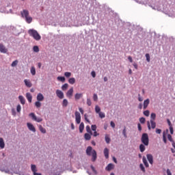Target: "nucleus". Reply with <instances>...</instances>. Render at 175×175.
I'll return each instance as SVG.
<instances>
[{
    "mask_svg": "<svg viewBox=\"0 0 175 175\" xmlns=\"http://www.w3.org/2000/svg\"><path fill=\"white\" fill-rule=\"evenodd\" d=\"M167 174L172 175V172H170V170H169V169L167 170Z\"/></svg>",
    "mask_w": 175,
    "mask_h": 175,
    "instance_id": "nucleus-64",
    "label": "nucleus"
},
{
    "mask_svg": "<svg viewBox=\"0 0 175 175\" xmlns=\"http://www.w3.org/2000/svg\"><path fill=\"white\" fill-rule=\"evenodd\" d=\"M95 111H96V113L99 114V113H100V107H99V106H98V105H96Z\"/></svg>",
    "mask_w": 175,
    "mask_h": 175,
    "instance_id": "nucleus-39",
    "label": "nucleus"
},
{
    "mask_svg": "<svg viewBox=\"0 0 175 175\" xmlns=\"http://www.w3.org/2000/svg\"><path fill=\"white\" fill-rule=\"evenodd\" d=\"M79 128L80 133H83V131H84V122H81Z\"/></svg>",
    "mask_w": 175,
    "mask_h": 175,
    "instance_id": "nucleus-26",
    "label": "nucleus"
},
{
    "mask_svg": "<svg viewBox=\"0 0 175 175\" xmlns=\"http://www.w3.org/2000/svg\"><path fill=\"white\" fill-rule=\"evenodd\" d=\"M25 20L27 23V24H31L32 23V17L29 16L25 18Z\"/></svg>",
    "mask_w": 175,
    "mask_h": 175,
    "instance_id": "nucleus-27",
    "label": "nucleus"
},
{
    "mask_svg": "<svg viewBox=\"0 0 175 175\" xmlns=\"http://www.w3.org/2000/svg\"><path fill=\"white\" fill-rule=\"evenodd\" d=\"M68 83H70V84H75V83H76V79H75V78H70L69 79H68Z\"/></svg>",
    "mask_w": 175,
    "mask_h": 175,
    "instance_id": "nucleus-31",
    "label": "nucleus"
},
{
    "mask_svg": "<svg viewBox=\"0 0 175 175\" xmlns=\"http://www.w3.org/2000/svg\"><path fill=\"white\" fill-rule=\"evenodd\" d=\"M122 135H124V137L125 138L128 137V136L126 135V128H125V127L122 131Z\"/></svg>",
    "mask_w": 175,
    "mask_h": 175,
    "instance_id": "nucleus-45",
    "label": "nucleus"
},
{
    "mask_svg": "<svg viewBox=\"0 0 175 175\" xmlns=\"http://www.w3.org/2000/svg\"><path fill=\"white\" fill-rule=\"evenodd\" d=\"M86 131L88 133L92 135V131H91V127H90V126H86Z\"/></svg>",
    "mask_w": 175,
    "mask_h": 175,
    "instance_id": "nucleus-38",
    "label": "nucleus"
},
{
    "mask_svg": "<svg viewBox=\"0 0 175 175\" xmlns=\"http://www.w3.org/2000/svg\"><path fill=\"white\" fill-rule=\"evenodd\" d=\"M142 161L143 163L144 164V165L146 166V167H148V166H150V165L148 164V162L147 161V159L146 158V157H143L142 158Z\"/></svg>",
    "mask_w": 175,
    "mask_h": 175,
    "instance_id": "nucleus-22",
    "label": "nucleus"
},
{
    "mask_svg": "<svg viewBox=\"0 0 175 175\" xmlns=\"http://www.w3.org/2000/svg\"><path fill=\"white\" fill-rule=\"evenodd\" d=\"M162 132V130L159 129H156V133H158L159 135H161V133Z\"/></svg>",
    "mask_w": 175,
    "mask_h": 175,
    "instance_id": "nucleus-61",
    "label": "nucleus"
},
{
    "mask_svg": "<svg viewBox=\"0 0 175 175\" xmlns=\"http://www.w3.org/2000/svg\"><path fill=\"white\" fill-rule=\"evenodd\" d=\"M98 116L100 118H105L106 117V115L103 112H99Z\"/></svg>",
    "mask_w": 175,
    "mask_h": 175,
    "instance_id": "nucleus-44",
    "label": "nucleus"
},
{
    "mask_svg": "<svg viewBox=\"0 0 175 175\" xmlns=\"http://www.w3.org/2000/svg\"><path fill=\"white\" fill-rule=\"evenodd\" d=\"M69 86V85H68V83H65L64 85H63L62 86V90L63 91H66V90H68V87Z\"/></svg>",
    "mask_w": 175,
    "mask_h": 175,
    "instance_id": "nucleus-34",
    "label": "nucleus"
},
{
    "mask_svg": "<svg viewBox=\"0 0 175 175\" xmlns=\"http://www.w3.org/2000/svg\"><path fill=\"white\" fill-rule=\"evenodd\" d=\"M167 139L171 143H173L174 141H173V139L172 138V135L170 134L167 135Z\"/></svg>",
    "mask_w": 175,
    "mask_h": 175,
    "instance_id": "nucleus-49",
    "label": "nucleus"
},
{
    "mask_svg": "<svg viewBox=\"0 0 175 175\" xmlns=\"http://www.w3.org/2000/svg\"><path fill=\"white\" fill-rule=\"evenodd\" d=\"M58 81H62V83H65V77H57Z\"/></svg>",
    "mask_w": 175,
    "mask_h": 175,
    "instance_id": "nucleus-32",
    "label": "nucleus"
},
{
    "mask_svg": "<svg viewBox=\"0 0 175 175\" xmlns=\"http://www.w3.org/2000/svg\"><path fill=\"white\" fill-rule=\"evenodd\" d=\"M113 169H114V164L113 163L108 164L107 166L105 167V170H107V172H110L113 170Z\"/></svg>",
    "mask_w": 175,
    "mask_h": 175,
    "instance_id": "nucleus-11",
    "label": "nucleus"
},
{
    "mask_svg": "<svg viewBox=\"0 0 175 175\" xmlns=\"http://www.w3.org/2000/svg\"><path fill=\"white\" fill-rule=\"evenodd\" d=\"M151 128L152 129H155V126H157V123L154 122V120H150Z\"/></svg>",
    "mask_w": 175,
    "mask_h": 175,
    "instance_id": "nucleus-30",
    "label": "nucleus"
},
{
    "mask_svg": "<svg viewBox=\"0 0 175 175\" xmlns=\"http://www.w3.org/2000/svg\"><path fill=\"white\" fill-rule=\"evenodd\" d=\"M90 167L92 172L94 173V174H98V172L95 170V167H94V165H91Z\"/></svg>",
    "mask_w": 175,
    "mask_h": 175,
    "instance_id": "nucleus-51",
    "label": "nucleus"
},
{
    "mask_svg": "<svg viewBox=\"0 0 175 175\" xmlns=\"http://www.w3.org/2000/svg\"><path fill=\"white\" fill-rule=\"evenodd\" d=\"M144 116H146V117H148L150 116V111H148V110L144 111Z\"/></svg>",
    "mask_w": 175,
    "mask_h": 175,
    "instance_id": "nucleus-46",
    "label": "nucleus"
},
{
    "mask_svg": "<svg viewBox=\"0 0 175 175\" xmlns=\"http://www.w3.org/2000/svg\"><path fill=\"white\" fill-rule=\"evenodd\" d=\"M138 100H139V102H143V100H144V98H143V97H142L140 94H138Z\"/></svg>",
    "mask_w": 175,
    "mask_h": 175,
    "instance_id": "nucleus-54",
    "label": "nucleus"
},
{
    "mask_svg": "<svg viewBox=\"0 0 175 175\" xmlns=\"http://www.w3.org/2000/svg\"><path fill=\"white\" fill-rule=\"evenodd\" d=\"M93 136H94V137H96V136H99V133H98V132H96V131H94V134H93Z\"/></svg>",
    "mask_w": 175,
    "mask_h": 175,
    "instance_id": "nucleus-63",
    "label": "nucleus"
},
{
    "mask_svg": "<svg viewBox=\"0 0 175 175\" xmlns=\"http://www.w3.org/2000/svg\"><path fill=\"white\" fill-rule=\"evenodd\" d=\"M149 105H150V98H147L144 101V107H143L144 110H146V109L148 107Z\"/></svg>",
    "mask_w": 175,
    "mask_h": 175,
    "instance_id": "nucleus-12",
    "label": "nucleus"
},
{
    "mask_svg": "<svg viewBox=\"0 0 175 175\" xmlns=\"http://www.w3.org/2000/svg\"><path fill=\"white\" fill-rule=\"evenodd\" d=\"M146 58L147 62H150V54L146 53Z\"/></svg>",
    "mask_w": 175,
    "mask_h": 175,
    "instance_id": "nucleus-50",
    "label": "nucleus"
},
{
    "mask_svg": "<svg viewBox=\"0 0 175 175\" xmlns=\"http://www.w3.org/2000/svg\"><path fill=\"white\" fill-rule=\"evenodd\" d=\"M75 98L76 100H79V99H80L81 98H83V94L81 93H77L75 95Z\"/></svg>",
    "mask_w": 175,
    "mask_h": 175,
    "instance_id": "nucleus-25",
    "label": "nucleus"
},
{
    "mask_svg": "<svg viewBox=\"0 0 175 175\" xmlns=\"http://www.w3.org/2000/svg\"><path fill=\"white\" fill-rule=\"evenodd\" d=\"M93 99H94V102H96L98 100V95L96 94H94Z\"/></svg>",
    "mask_w": 175,
    "mask_h": 175,
    "instance_id": "nucleus-55",
    "label": "nucleus"
},
{
    "mask_svg": "<svg viewBox=\"0 0 175 175\" xmlns=\"http://www.w3.org/2000/svg\"><path fill=\"white\" fill-rule=\"evenodd\" d=\"M105 139L107 144H109L111 141L110 137H109L107 135H105Z\"/></svg>",
    "mask_w": 175,
    "mask_h": 175,
    "instance_id": "nucleus-43",
    "label": "nucleus"
},
{
    "mask_svg": "<svg viewBox=\"0 0 175 175\" xmlns=\"http://www.w3.org/2000/svg\"><path fill=\"white\" fill-rule=\"evenodd\" d=\"M27 126L28 129L31 131V132H33V133L36 132V129H35V126H33V124H32V123L27 122Z\"/></svg>",
    "mask_w": 175,
    "mask_h": 175,
    "instance_id": "nucleus-6",
    "label": "nucleus"
},
{
    "mask_svg": "<svg viewBox=\"0 0 175 175\" xmlns=\"http://www.w3.org/2000/svg\"><path fill=\"white\" fill-rule=\"evenodd\" d=\"M56 95L57 96V98H59V99H64V92H62V91L59 90H56Z\"/></svg>",
    "mask_w": 175,
    "mask_h": 175,
    "instance_id": "nucleus-9",
    "label": "nucleus"
},
{
    "mask_svg": "<svg viewBox=\"0 0 175 175\" xmlns=\"http://www.w3.org/2000/svg\"><path fill=\"white\" fill-rule=\"evenodd\" d=\"M18 60H15V61H14V62L12 63L11 66H12V68H14V67H16V66L18 65Z\"/></svg>",
    "mask_w": 175,
    "mask_h": 175,
    "instance_id": "nucleus-37",
    "label": "nucleus"
},
{
    "mask_svg": "<svg viewBox=\"0 0 175 175\" xmlns=\"http://www.w3.org/2000/svg\"><path fill=\"white\" fill-rule=\"evenodd\" d=\"M139 167L142 172H146V168L144 167V165H143V164H140Z\"/></svg>",
    "mask_w": 175,
    "mask_h": 175,
    "instance_id": "nucleus-52",
    "label": "nucleus"
},
{
    "mask_svg": "<svg viewBox=\"0 0 175 175\" xmlns=\"http://www.w3.org/2000/svg\"><path fill=\"white\" fill-rule=\"evenodd\" d=\"M163 141L166 144L167 143V140L166 139V133L165 132L163 133Z\"/></svg>",
    "mask_w": 175,
    "mask_h": 175,
    "instance_id": "nucleus-35",
    "label": "nucleus"
},
{
    "mask_svg": "<svg viewBox=\"0 0 175 175\" xmlns=\"http://www.w3.org/2000/svg\"><path fill=\"white\" fill-rule=\"evenodd\" d=\"M33 51H34V53H39V46H34L33 47Z\"/></svg>",
    "mask_w": 175,
    "mask_h": 175,
    "instance_id": "nucleus-41",
    "label": "nucleus"
},
{
    "mask_svg": "<svg viewBox=\"0 0 175 175\" xmlns=\"http://www.w3.org/2000/svg\"><path fill=\"white\" fill-rule=\"evenodd\" d=\"M84 137L85 140H91V135L89 133H85Z\"/></svg>",
    "mask_w": 175,
    "mask_h": 175,
    "instance_id": "nucleus-33",
    "label": "nucleus"
},
{
    "mask_svg": "<svg viewBox=\"0 0 175 175\" xmlns=\"http://www.w3.org/2000/svg\"><path fill=\"white\" fill-rule=\"evenodd\" d=\"M29 116L33 121H36V122H42L43 121L42 118L36 117V115H35L34 113H30Z\"/></svg>",
    "mask_w": 175,
    "mask_h": 175,
    "instance_id": "nucleus-3",
    "label": "nucleus"
},
{
    "mask_svg": "<svg viewBox=\"0 0 175 175\" xmlns=\"http://www.w3.org/2000/svg\"><path fill=\"white\" fill-rule=\"evenodd\" d=\"M24 83L26 85V87H28L29 88H31L32 87V83L29 79H25Z\"/></svg>",
    "mask_w": 175,
    "mask_h": 175,
    "instance_id": "nucleus-16",
    "label": "nucleus"
},
{
    "mask_svg": "<svg viewBox=\"0 0 175 175\" xmlns=\"http://www.w3.org/2000/svg\"><path fill=\"white\" fill-rule=\"evenodd\" d=\"M137 127H138V131H139V132H141V131H142V124H140V123L137 124Z\"/></svg>",
    "mask_w": 175,
    "mask_h": 175,
    "instance_id": "nucleus-60",
    "label": "nucleus"
},
{
    "mask_svg": "<svg viewBox=\"0 0 175 175\" xmlns=\"http://www.w3.org/2000/svg\"><path fill=\"white\" fill-rule=\"evenodd\" d=\"M170 132L171 135H173L174 131H173V127L172 126H170Z\"/></svg>",
    "mask_w": 175,
    "mask_h": 175,
    "instance_id": "nucleus-62",
    "label": "nucleus"
},
{
    "mask_svg": "<svg viewBox=\"0 0 175 175\" xmlns=\"http://www.w3.org/2000/svg\"><path fill=\"white\" fill-rule=\"evenodd\" d=\"M139 151L141 152H144V151H146V145H144V144H141L139 145Z\"/></svg>",
    "mask_w": 175,
    "mask_h": 175,
    "instance_id": "nucleus-21",
    "label": "nucleus"
},
{
    "mask_svg": "<svg viewBox=\"0 0 175 175\" xmlns=\"http://www.w3.org/2000/svg\"><path fill=\"white\" fill-rule=\"evenodd\" d=\"M139 122H141V124H144L146 122V118H139Z\"/></svg>",
    "mask_w": 175,
    "mask_h": 175,
    "instance_id": "nucleus-48",
    "label": "nucleus"
},
{
    "mask_svg": "<svg viewBox=\"0 0 175 175\" xmlns=\"http://www.w3.org/2000/svg\"><path fill=\"white\" fill-rule=\"evenodd\" d=\"M16 111L18 113H20V111H21V105H18L16 107Z\"/></svg>",
    "mask_w": 175,
    "mask_h": 175,
    "instance_id": "nucleus-53",
    "label": "nucleus"
},
{
    "mask_svg": "<svg viewBox=\"0 0 175 175\" xmlns=\"http://www.w3.org/2000/svg\"><path fill=\"white\" fill-rule=\"evenodd\" d=\"M104 155L106 159H109V148H105L104 149Z\"/></svg>",
    "mask_w": 175,
    "mask_h": 175,
    "instance_id": "nucleus-19",
    "label": "nucleus"
},
{
    "mask_svg": "<svg viewBox=\"0 0 175 175\" xmlns=\"http://www.w3.org/2000/svg\"><path fill=\"white\" fill-rule=\"evenodd\" d=\"M28 33L29 36H31L35 39V40L39 41L40 39H42V36H40V34L38 32V31L33 29H30L28 31Z\"/></svg>",
    "mask_w": 175,
    "mask_h": 175,
    "instance_id": "nucleus-1",
    "label": "nucleus"
},
{
    "mask_svg": "<svg viewBox=\"0 0 175 175\" xmlns=\"http://www.w3.org/2000/svg\"><path fill=\"white\" fill-rule=\"evenodd\" d=\"M39 129L42 133H46V129L43 128L42 125L39 126Z\"/></svg>",
    "mask_w": 175,
    "mask_h": 175,
    "instance_id": "nucleus-36",
    "label": "nucleus"
},
{
    "mask_svg": "<svg viewBox=\"0 0 175 175\" xmlns=\"http://www.w3.org/2000/svg\"><path fill=\"white\" fill-rule=\"evenodd\" d=\"M18 99L21 103V105H25V98L23 96H19Z\"/></svg>",
    "mask_w": 175,
    "mask_h": 175,
    "instance_id": "nucleus-24",
    "label": "nucleus"
},
{
    "mask_svg": "<svg viewBox=\"0 0 175 175\" xmlns=\"http://www.w3.org/2000/svg\"><path fill=\"white\" fill-rule=\"evenodd\" d=\"M75 121L77 124L81 122V115L79 111H75Z\"/></svg>",
    "mask_w": 175,
    "mask_h": 175,
    "instance_id": "nucleus-4",
    "label": "nucleus"
},
{
    "mask_svg": "<svg viewBox=\"0 0 175 175\" xmlns=\"http://www.w3.org/2000/svg\"><path fill=\"white\" fill-rule=\"evenodd\" d=\"M21 14L23 18H26L29 16V12L27 10H23V11L21 12Z\"/></svg>",
    "mask_w": 175,
    "mask_h": 175,
    "instance_id": "nucleus-7",
    "label": "nucleus"
},
{
    "mask_svg": "<svg viewBox=\"0 0 175 175\" xmlns=\"http://www.w3.org/2000/svg\"><path fill=\"white\" fill-rule=\"evenodd\" d=\"M147 159L149 162V163H150V165H152L154 163V157H152V154H148L146 155Z\"/></svg>",
    "mask_w": 175,
    "mask_h": 175,
    "instance_id": "nucleus-10",
    "label": "nucleus"
},
{
    "mask_svg": "<svg viewBox=\"0 0 175 175\" xmlns=\"http://www.w3.org/2000/svg\"><path fill=\"white\" fill-rule=\"evenodd\" d=\"M0 53H2L3 54H6V53H8V49L3 44H0Z\"/></svg>",
    "mask_w": 175,
    "mask_h": 175,
    "instance_id": "nucleus-8",
    "label": "nucleus"
},
{
    "mask_svg": "<svg viewBox=\"0 0 175 175\" xmlns=\"http://www.w3.org/2000/svg\"><path fill=\"white\" fill-rule=\"evenodd\" d=\"M84 118H85V121H87V122H88L90 124V120H88V116L87 115V113H85L84 115Z\"/></svg>",
    "mask_w": 175,
    "mask_h": 175,
    "instance_id": "nucleus-56",
    "label": "nucleus"
},
{
    "mask_svg": "<svg viewBox=\"0 0 175 175\" xmlns=\"http://www.w3.org/2000/svg\"><path fill=\"white\" fill-rule=\"evenodd\" d=\"M141 142L144 146H148L150 144V139L148 138V134L147 133H144L141 137Z\"/></svg>",
    "mask_w": 175,
    "mask_h": 175,
    "instance_id": "nucleus-2",
    "label": "nucleus"
},
{
    "mask_svg": "<svg viewBox=\"0 0 175 175\" xmlns=\"http://www.w3.org/2000/svg\"><path fill=\"white\" fill-rule=\"evenodd\" d=\"M110 125L112 128H116V124L114 123V122L111 121L110 122Z\"/></svg>",
    "mask_w": 175,
    "mask_h": 175,
    "instance_id": "nucleus-59",
    "label": "nucleus"
},
{
    "mask_svg": "<svg viewBox=\"0 0 175 175\" xmlns=\"http://www.w3.org/2000/svg\"><path fill=\"white\" fill-rule=\"evenodd\" d=\"M31 170L33 174L38 172V169L36 168V165L35 164L31 165Z\"/></svg>",
    "mask_w": 175,
    "mask_h": 175,
    "instance_id": "nucleus-23",
    "label": "nucleus"
},
{
    "mask_svg": "<svg viewBox=\"0 0 175 175\" xmlns=\"http://www.w3.org/2000/svg\"><path fill=\"white\" fill-rule=\"evenodd\" d=\"M68 100H66V98H64V100H63V102H62V106H63V107H68Z\"/></svg>",
    "mask_w": 175,
    "mask_h": 175,
    "instance_id": "nucleus-29",
    "label": "nucleus"
},
{
    "mask_svg": "<svg viewBox=\"0 0 175 175\" xmlns=\"http://www.w3.org/2000/svg\"><path fill=\"white\" fill-rule=\"evenodd\" d=\"M154 10H162V4L159 3V2H157L154 6H152Z\"/></svg>",
    "mask_w": 175,
    "mask_h": 175,
    "instance_id": "nucleus-5",
    "label": "nucleus"
},
{
    "mask_svg": "<svg viewBox=\"0 0 175 175\" xmlns=\"http://www.w3.org/2000/svg\"><path fill=\"white\" fill-rule=\"evenodd\" d=\"M92 131H94V132L96 131V125L95 124L92 125Z\"/></svg>",
    "mask_w": 175,
    "mask_h": 175,
    "instance_id": "nucleus-57",
    "label": "nucleus"
},
{
    "mask_svg": "<svg viewBox=\"0 0 175 175\" xmlns=\"http://www.w3.org/2000/svg\"><path fill=\"white\" fill-rule=\"evenodd\" d=\"M44 99V96H43V94H42V93H39L37 95V100L38 102H42V100H43Z\"/></svg>",
    "mask_w": 175,
    "mask_h": 175,
    "instance_id": "nucleus-17",
    "label": "nucleus"
},
{
    "mask_svg": "<svg viewBox=\"0 0 175 175\" xmlns=\"http://www.w3.org/2000/svg\"><path fill=\"white\" fill-rule=\"evenodd\" d=\"M0 148L1 149L5 148V141L2 137H0Z\"/></svg>",
    "mask_w": 175,
    "mask_h": 175,
    "instance_id": "nucleus-20",
    "label": "nucleus"
},
{
    "mask_svg": "<svg viewBox=\"0 0 175 175\" xmlns=\"http://www.w3.org/2000/svg\"><path fill=\"white\" fill-rule=\"evenodd\" d=\"M92 158V162H95V161H96V151L95 150H93L92 151V154H91Z\"/></svg>",
    "mask_w": 175,
    "mask_h": 175,
    "instance_id": "nucleus-13",
    "label": "nucleus"
},
{
    "mask_svg": "<svg viewBox=\"0 0 175 175\" xmlns=\"http://www.w3.org/2000/svg\"><path fill=\"white\" fill-rule=\"evenodd\" d=\"M73 95V88H71L66 93V96H68V98H72Z\"/></svg>",
    "mask_w": 175,
    "mask_h": 175,
    "instance_id": "nucleus-14",
    "label": "nucleus"
},
{
    "mask_svg": "<svg viewBox=\"0 0 175 175\" xmlns=\"http://www.w3.org/2000/svg\"><path fill=\"white\" fill-rule=\"evenodd\" d=\"M35 106L37 107L38 109H39V107L42 106V103H40V101H36L35 103Z\"/></svg>",
    "mask_w": 175,
    "mask_h": 175,
    "instance_id": "nucleus-40",
    "label": "nucleus"
},
{
    "mask_svg": "<svg viewBox=\"0 0 175 175\" xmlns=\"http://www.w3.org/2000/svg\"><path fill=\"white\" fill-rule=\"evenodd\" d=\"M26 98H27L28 102H29V103H31V102H32V95H31V93L27 92L26 94Z\"/></svg>",
    "mask_w": 175,
    "mask_h": 175,
    "instance_id": "nucleus-18",
    "label": "nucleus"
},
{
    "mask_svg": "<svg viewBox=\"0 0 175 175\" xmlns=\"http://www.w3.org/2000/svg\"><path fill=\"white\" fill-rule=\"evenodd\" d=\"M30 72L31 73L32 76H35V75H36V68H35L34 66H32L30 70Z\"/></svg>",
    "mask_w": 175,
    "mask_h": 175,
    "instance_id": "nucleus-28",
    "label": "nucleus"
},
{
    "mask_svg": "<svg viewBox=\"0 0 175 175\" xmlns=\"http://www.w3.org/2000/svg\"><path fill=\"white\" fill-rule=\"evenodd\" d=\"M92 151H94V150H92V147L88 146L86 149L87 155L91 156V154H92Z\"/></svg>",
    "mask_w": 175,
    "mask_h": 175,
    "instance_id": "nucleus-15",
    "label": "nucleus"
},
{
    "mask_svg": "<svg viewBox=\"0 0 175 175\" xmlns=\"http://www.w3.org/2000/svg\"><path fill=\"white\" fill-rule=\"evenodd\" d=\"M64 76H65L66 77H70V76H72V72H66L64 73Z\"/></svg>",
    "mask_w": 175,
    "mask_h": 175,
    "instance_id": "nucleus-47",
    "label": "nucleus"
},
{
    "mask_svg": "<svg viewBox=\"0 0 175 175\" xmlns=\"http://www.w3.org/2000/svg\"><path fill=\"white\" fill-rule=\"evenodd\" d=\"M156 118H157V114H155V113H152L150 115L151 120L154 121V120H155Z\"/></svg>",
    "mask_w": 175,
    "mask_h": 175,
    "instance_id": "nucleus-42",
    "label": "nucleus"
},
{
    "mask_svg": "<svg viewBox=\"0 0 175 175\" xmlns=\"http://www.w3.org/2000/svg\"><path fill=\"white\" fill-rule=\"evenodd\" d=\"M87 105H88V106H91V105H92L91 99H90V98H88V99H87Z\"/></svg>",
    "mask_w": 175,
    "mask_h": 175,
    "instance_id": "nucleus-58",
    "label": "nucleus"
}]
</instances>
